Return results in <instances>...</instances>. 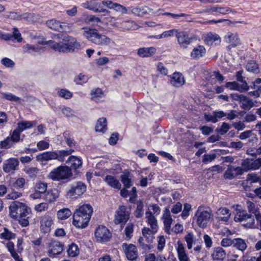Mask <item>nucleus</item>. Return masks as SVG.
Listing matches in <instances>:
<instances>
[{"label": "nucleus", "instance_id": "obj_24", "mask_svg": "<svg viewBox=\"0 0 261 261\" xmlns=\"http://www.w3.org/2000/svg\"><path fill=\"white\" fill-rule=\"evenodd\" d=\"M56 151H46L36 156V160L39 162L48 161L52 160H56Z\"/></svg>", "mask_w": 261, "mask_h": 261}, {"label": "nucleus", "instance_id": "obj_8", "mask_svg": "<svg viewBox=\"0 0 261 261\" xmlns=\"http://www.w3.org/2000/svg\"><path fill=\"white\" fill-rule=\"evenodd\" d=\"M177 42L181 48H186L193 40H197L196 36L190 37L187 32L185 31H179L176 36Z\"/></svg>", "mask_w": 261, "mask_h": 261}, {"label": "nucleus", "instance_id": "obj_1", "mask_svg": "<svg viewBox=\"0 0 261 261\" xmlns=\"http://www.w3.org/2000/svg\"><path fill=\"white\" fill-rule=\"evenodd\" d=\"M54 39L56 40L41 41L39 43L48 44L55 51L63 53H70L81 48V44L73 37L62 34H55Z\"/></svg>", "mask_w": 261, "mask_h": 261}, {"label": "nucleus", "instance_id": "obj_43", "mask_svg": "<svg viewBox=\"0 0 261 261\" xmlns=\"http://www.w3.org/2000/svg\"><path fill=\"white\" fill-rule=\"evenodd\" d=\"M25 179L23 177H19L16 179L14 181H12L11 187L17 189H23L25 185Z\"/></svg>", "mask_w": 261, "mask_h": 261}, {"label": "nucleus", "instance_id": "obj_53", "mask_svg": "<svg viewBox=\"0 0 261 261\" xmlns=\"http://www.w3.org/2000/svg\"><path fill=\"white\" fill-rule=\"evenodd\" d=\"M246 207L249 213L254 214L255 215L259 213L258 211V205H256L250 201H246Z\"/></svg>", "mask_w": 261, "mask_h": 261}, {"label": "nucleus", "instance_id": "obj_25", "mask_svg": "<svg viewBox=\"0 0 261 261\" xmlns=\"http://www.w3.org/2000/svg\"><path fill=\"white\" fill-rule=\"evenodd\" d=\"M170 83L174 87H179L185 83L182 75L179 72H175L170 76Z\"/></svg>", "mask_w": 261, "mask_h": 261}, {"label": "nucleus", "instance_id": "obj_61", "mask_svg": "<svg viewBox=\"0 0 261 261\" xmlns=\"http://www.w3.org/2000/svg\"><path fill=\"white\" fill-rule=\"evenodd\" d=\"M143 203L140 201L137 203V206L136 211L134 212V215L138 218H141L144 214L143 211Z\"/></svg>", "mask_w": 261, "mask_h": 261}, {"label": "nucleus", "instance_id": "obj_32", "mask_svg": "<svg viewBox=\"0 0 261 261\" xmlns=\"http://www.w3.org/2000/svg\"><path fill=\"white\" fill-rule=\"evenodd\" d=\"M130 9L132 13L138 16H143L152 11V9L147 7H132Z\"/></svg>", "mask_w": 261, "mask_h": 261}, {"label": "nucleus", "instance_id": "obj_52", "mask_svg": "<svg viewBox=\"0 0 261 261\" xmlns=\"http://www.w3.org/2000/svg\"><path fill=\"white\" fill-rule=\"evenodd\" d=\"M252 159H246L242 161L241 166H242L245 172L250 170H253Z\"/></svg>", "mask_w": 261, "mask_h": 261}, {"label": "nucleus", "instance_id": "obj_34", "mask_svg": "<svg viewBox=\"0 0 261 261\" xmlns=\"http://www.w3.org/2000/svg\"><path fill=\"white\" fill-rule=\"evenodd\" d=\"M240 103L241 104V108L246 110H249L254 105L252 99L245 95L242 97Z\"/></svg>", "mask_w": 261, "mask_h": 261}, {"label": "nucleus", "instance_id": "obj_41", "mask_svg": "<svg viewBox=\"0 0 261 261\" xmlns=\"http://www.w3.org/2000/svg\"><path fill=\"white\" fill-rule=\"evenodd\" d=\"M57 218L60 220H65L72 215L71 211L68 208H63L57 212Z\"/></svg>", "mask_w": 261, "mask_h": 261}, {"label": "nucleus", "instance_id": "obj_7", "mask_svg": "<svg viewBox=\"0 0 261 261\" xmlns=\"http://www.w3.org/2000/svg\"><path fill=\"white\" fill-rule=\"evenodd\" d=\"M47 249V254L51 257L54 258L60 255L64 249V244L59 241L55 240H51L46 244Z\"/></svg>", "mask_w": 261, "mask_h": 261}, {"label": "nucleus", "instance_id": "obj_47", "mask_svg": "<svg viewBox=\"0 0 261 261\" xmlns=\"http://www.w3.org/2000/svg\"><path fill=\"white\" fill-rule=\"evenodd\" d=\"M61 22L56 19H50L46 22L47 26L50 29L59 32L60 30Z\"/></svg>", "mask_w": 261, "mask_h": 261}, {"label": "nucleus", "instance_id": "obj_2", "mask_svg": "<svg viewBox=\"0 0 261 261\" xmlns=\"http://www.w3.org/2000/svg\"><path fill=\"white\" fill-rule=\"evenodd\" d=\"M93 214V207L89 204H85L76 209L73 214V225L76 228H84L87 226Z\"/></svg>", "mask_w": 261, "mask_h": 261}, {"label": "nucleus", "instance_id": "obj_50", "mask_svg": "<svg viewBox=\"0 0 261 261\" xmlns=\"http://www.w3.org/2000/svg\"><path fill=\"white\" fill-rule=\"evenodd\" d=\"M24 171L32 178H35L39 173V170L34 167H28L24 169Z\"/></svg>", "mask_w": 261, "mask_h": 261}, {"label": "nucleus", "instance_id": "obj_63", "mask_svg": "<svg viewBox=\"0 0 261 261\" xmlns=\"http://www.w3.org/2000/svg\"><path fill=\"white\" fill-rule=\"evenodd\" d=\"M2 97L9 101H19L20 98L12 93L8 92H3L2 93Z\"/></svg>", "mask_w": 261, "mask_h": 261}, {"label": "nucleus", "instance_id": "obj_4", "mask_svg": "<svg viewBox=\"0 0 261 261\" xmlns=\"http://www.w3.org/2000/svg\"><path fill=\"white\" fill-rule=\"evenodd\" d=\"M72 175L71 169L67 166H60L49 172L47 177L55 181L66 179Z\"/></svg>", "mask_w": 261, "mask_h": 261}, {"label": "nucleus", "instance_id": "obj_14", "mask_svg": "<svg viewBox=\"0 0 261 261\" xmlns=\"http://www.w3.org/2000/svg\"><path fill=\"white\" fill-rule=\"evenodd\" d=\"M224 40L229 44L227 48L229 49L241 44L239 35L237 33H227L224 37Z\"/></svg>", "mask_w": 261, "mask_h": 261}, {"label": "nucleus", "instance_id": "obj_20", "mask_svg": "<svg viewBox=\"0 0 261 261\" xmlns=\"http://www.w3.org/2000/svg\"><path fill=\"white\" fill-rule=\"evenodd\" d=\"M226 257L225 251L220 247L214 248L211 253L212 261H224Z\"/></svg>", "mask_w": 261, "mask_h": 261}, {"label": "nucleus", "instance_id": "obj_9", "mask_svg": "<svg viewBox=\"0 0 261 261\" xmlns=\"http://www.w3.org/2000/svg\"><path fill=\"white\" fill-rule=\"evenodd\" d=\"M87 186L83 182L79 181L71 185L68 195L72 198H76L83 195L86 191Z\"/></svg>", "mask_w": 261, "mask_h": 261}, {"label": "nucleus", "instance_id": "obj_19", "mask_svg": "<svg viewBox=\"0 0 261 261\" xmlns=\"http://www.w3.org/2000/svg\"><path fill=\"white\" fill-rule=\"evenodd\" d=\"M221 37L219 35L212 32H209L204 37V42L208 45H217L220 44Z\"/></svg>", "mask_w": 261, "mask_h": 261}, {"label": "nucleus", "instance_id": "obj_31", "mask_svg": "<svg viewBox=\"0 0 261 261\" xmlns=\"http://www.w3.org/2000/svg\"><path fill=\"white\" fill-rule=\"evenodd\" d=\"M104 180L108 185L115 189H120L121 187V184L114 176L108 175L104 178Z\"/></svg>", "mask_w": 261, "mask_h": 261}, {"label": "nucleus", "instance_id": "obj_56", "mask_svg": "<svg viewBox=\"0 0 261 261\" xmlns=\"http://www.w3.org/2000/svg\"><path fill=\"white\" fill-rule=\"evenodd\" d=\"M134 232V225L132 223H128L124 229L125 239L129 240L133 236Z\"/></svg>", "mask_w": 261, "mask_h": 261}, {"label": "nucleus", "instance_id": "obj_59", "mask_svg": "<svg viewBox=\"0 0 261 261\" xmlns=\"http://www.w3.org/2000/svg\"><path fill=\"white\" fill-rule=\"evenodd\" d=\"M15 234L9 231L7 228H4V231L0 233V238L5 240H10L15 238Z\"/></svg>", "mask_w": 261, "mask_h": 261}, {"label": "nucleus", "instance_id": "obj_17", "mask_svg": "<svg viewBox=\"0 0 261 261\" xmlns=\"http://www.w3.org/2000/svg\"><path fill=\"white\" fill-rule=\"evenodd\" d=\"M122 248L128 259L134 260L137 258L138 251L135 245L132 244H123Z\"/></svg>", "mask_w": 261, "mask_h": 261}, {"label": "nucleus", "instance_id": "obj_6", "mask_svg": "<svg viewBox=\"0 0 261 261\" xmlns=\"http://www.w3.org/2000/svg\"><path fill=\"white\" fill-rule=\"evenodd\" d=\"M212 213L211 211L205 210L202 207L199 206L195 215V219L197 224L202 228H205L209 222Z\"/></svg>", "mask_w": 261, "mask_h": 261}, {"label": "nucleus", "instance_id": "obj_18", "mask_svg": "<svg viewBox=\"0 0 261 261\" xmlns=\"http://www.w3.org/2000/svg\"><path fill=\"white\" fill-rule=\"evenodd\" d=\"M102 4L110 9H113L121 14H127L128 11L126 7L119 4L114 3L111 1H103Z\"/></svg>", "mask_w": 261, "mask_h": 261}, {"label": "nucleus", "instance_id": "obj_51", "mask_svg": "<svg viewBox=\"0 0 261 261\" xmlns=\"http://www.w3.org/2000/svg\"><path fill=\"white\" fill-rule=\"evenodd\" d=\"M10 17L11 18L14 19H25L27 20H28V21H33V19H32L33 15L31 14H29V13H24L22 15H18L16 13L13 12L10 14Z\"/></svg>", "mask_w": 261, "mask_h": 261}, {"label": "nucleus", "instance_id": "obj_36", "mask_svg": "<svg viewBox=\"0 0 261 261\" xmlns=\"http://www.w3.org/2000/svg\"><path fill=\"white\" fill-rule=\"evenodd\" d=\"M59 192L56 189H51L47 191L45 195V199L48 202H54L59 197Z\"/></svg>", "mask_w": 261, "mask_h": 261}, {"label": "nucleus", "instance_id": "obj_37", "mask_svg": "<svg viewBox=\"0 0 261 261\" xmlns=\"http://www.w3.org/2000/svg\"><path fill=\"white\" fill-rule=\"evenodd\" d=\"M142 232L143 237L148 240V243H150L154 238V234L157 231H153V229L148 227H144L142 229Z\"/></svg>", "mask_w": 261, "mask_h": 261}, {"label": "nucleus", "instance_id": "obj_54", "mask_svg": "<svg viewBox=\"0 0 261 261\" xmlns=\"http://www.w3.org/2000/svg\"><path fill=\"white\" fill-rule=\"evenodd\" d=\"M14 146V143L10 137H7L5 139L0 141V148L9 149Z\"/></svg>", "mask_w": 261, "mask_h": 261}, {"label": "nucleus", "instance_id": "obj_45", "mask_svg": "<svg viewBox=\"0 0 261 261\" xmlns=\"http://www.w3.org/2000/svg\"><path fill=\"white\" fill-rule=\"evenodd\" d=\"M185 240L187 243L188 249H191L192 248L193 244H196L195 237L192 232H189L185 236Z\"/></svg>", "mask_w": 261, "mask_h": 261}, {"label": "nucleus", "instance_id": "obj_57", "mask_svg": "<svg viewBox=\"0 0 261 261\" xmlns=\"http://www.w3.org/2000/svg\"><path fill=\"white\" fill-rule=\"evenodd\" d=\"M122 28L126 30H135L138 28V25L133 21H126L122 23Z\"/></svg>", "mask_w": 261, "mask_h": 261}, {"label": "nucleus", "instance_id": "obj_48", "mask_svg": "<svg viewBox=\"0 0 261 261\" xmlns=\"http://www.w3.org/2000/svg\"><path fill=\"white\" fill-rule=\"evenodd\" d=\"M250 215L244 211L239 212L237 213L234 219L236 222H246L248 218H250Z\"/></svg>", "mask_w": 261, "mask_h": 261}, {"label": "nucleus", "instance_id": "obj_42", "mask_svg": "<svg viewBox=\"0 0 261 261\" xmlns=\"http://www.w3.org/2000/svg\"><path fill=\"white\" fill-rule=\"evenodd\" d=\"M243 71L240 70L236 73V79L238 81L240 82L241 84L240 85V87L241 89L243 90H248L249 89V86L247 82L244 81V77L243 76Z\"/></svg>", "mask_w": 261, "mask_h": 261}, {"label": "nucleus", "instance_id": "obj_44", "mask_svg": "<svg viewBox=\"0 0 261 261\" xmlns=\"http://www.w3.org/2000/svg\"><path fill=\"white\" fill-rule=\"evenodd\" d=\"M19 209L18 210L19 211V215H18V218L19 217H28V215L30 214L31 212V209L28 206H27L25 204L20 202V204H19Z\"/></svg>", "mask_w": 261, "mask_h": 261}, {"label": "nucleus", "instance_id": "obj_15", "mask_svg": "<svg viewBox=\"0 0 261 261\" xmlns=\"http://www.w3.org/2000/svg\"><path fill=\"white\" fill-rule=\"evenodd\" d=\"M82 6L86 9L93 11L94 12H105L109 14L110 12L101 7L100 4L95 0L87 1L82 4Z\"/></svg>", "mask_w": 261, "mask_h": 261}, {"label": "nucleus", "instance_id": "obj_23", "mask_svg": "<svg viewBox=\"0 0 261 261\" xmlns=\"http://www.w3.org/2000/svg\"><path fill=\"white\" fill-rule=\"evenodd\" d=\"M7 248L10 253L11 256L14 259L15 261H23L21 257V252H18L14 248V244L12 242H9L6 245Z\"/></svg>", "mask_w": 261, "mask_h": 261}, {"label": "nucleus", "instance_id": "obj_58", "mask_svg": "<svg viewBox=\"0 0 261 261\" xmlns=\"http://www.w3.org/2000/svg\"><path fill=\"white\" fill-rule=\"evenodd\" d=\"M246 223L243 224V225L248 228H258V224H256L255 219L251 215L250 218L246 221Z\"/></svg>", "mask_w": 261, "mask_h": 261}, {"label": "nucleus", "instance_id": "obj_10", "mask_svg": "<svg viewBox=\"0 0 261 261\" xmlns=\"http://www.w3.org/2000/svg\"><path fill=\"white\" fill-rule=\"evenodd\" d=\"M95 236L96 241L101 243L109 241L112 234L106 226H99L95 231Z\"/></svg>", "mask_w": 261, "mask_h": 261}, {"label": "nucleus", "instance_id": "obj_38", "mask_svg": "<svg viewBox=\"0 0 261 261\" xmlns=\"http://www.w3.org/2000/svg\"><path fill=\"white\" fill-rule=\"evenodd\" d=\"M19 202L15 201L9 206L10 216L11 218L17 219L18 218L19 209Z\"/></svg>", "mask_w": 261, "mask_h": 261}, {"label": "nucleus", "instance_id": "obj_11", "mask_svg": "<svg viewBox=\"0 0 261 261\" xmlns=\"http://www.w3.org/2000/svg\"><path fill=\"white\" fill-rule=\"evenodd\" d=\"M129 214L125 206H119L115 214L114 223L116 224H125L129 218Z\"/></svg>", "mask_w": 261, "mask_h": 261}, {"label": "nucleus", "instance_id": "obj_26", "mask_svg": "<svg viewBox=\"0 0 261 261\" xmlns=\"http://www.w3.org/2000/svg\"><path fill=\"white\" fill-rule=\"evenodd\" d=\"M176 250L179 261H190V258L186 252L185 248L181 243L179 242L177 243Z\"/></svg>", "mask_w": 261, "mask_h": 261}, {"label": "nucleus", "instance_id": "obj_12", "mask_svg": "<svg viewBox=\"0 0 261 261\" xmlns=\"http://www.w3.org/2000/svg\"><path fill=\"white\" fill-rule=\"evenodd\" d=\"M19 165V162L17 158H11L4 162L3 169L6 173L12 174L18 169Z\"/></svg>", "mask_w": 261, "mask_h": 261}, {"label": "nucleus", "instance_id": "obj_46", "mask_svg": "<svg viewBox=\"0 0 261 261\" xmlns=\"http://www.w3.org/2000/svg\"><path fill=\"white\" fill-rule=\"evenodd\" d=\"M79 252L78 246L75 244L72 243L68 246L67 253L69 256L75 257L79 254Z\"/></svg>", "mask_w": 261, "mask_h": 261}, {"label": "nucleus", "instance_id": "obj_60", "mask_svg": "<svg viewBox=\"0 0 261 261\" xmlns=\"http://www.w3.org/2000/svg\"><path fill=\"white\" fill-rule=\"evenodd\" d=\"M58 95L59 96L68 99L72 97V93L68 90L66 89H62L58 91Z\"/></svg>", "mask_w": 261, "mask_h": 261}, {"label": "nucleus", "instance_id": "obj_29", "mask_svg": "<svg viewBox=\"0 0 261 261\" xmlns=\"http://www.w3.org/2000/svg\"><path fill=\"white\" fill-rule=\"evenodd\" d=\"M206 53L205 47L202 45H198L194 47L191 53V57L193 59H198L204 56Z\"/></svg>", "mask_w": 261, "mask_h": 261}, {"label": "nucleus", "instance_id": "obj_62", "mask_svg": "<svg viewBox=\"0 0 261 261\" xmlns=\"http://www.w3.org/2000/svg\"><path fill=\"white\" fill-rule=\"evenodd\" d=\"M62 114L67 117H72L74 116V112L71 108L62 106L60 108Z\"/></svg>", "mask_w": 261, "mask_h": 261}, {"label": "nucleus", "instance_id": "obj_28", "mask_svg": "<svg viewBox=\"0 0 261 261\" xmlns=\"http://www.w3.org/2000/svg\"><path fill=\"white\" fill-rule=\"evenodd\" d=\"M120 179L125 188H129L132 186V176L128 170H124L120 175Z\"/></svg>", "mask_w": 261, "mask_h": 261}, {"label": "nucleus", "instance_id": "obj_33", "mask_svg": "<svg viewBox=\"0 0 261 261\" xmlns=\"http://www.w3.org/2000/svg\"><path fill=\"white\" fill-rule=\"evenodd\" d=\"M107 129V121L106 118L102 117L97 121L95 130L98 132L104 133Z\"/></svg>", "mask_w": 261, "mask_h": 261}, {"label": "nucleus", "instance_id": "obj_64", "mask_svg": "<svg viewBox=\"0 0 261 261\" xmlns=\"http://www.w3.org/2000/svg\"><path fill=\"white\" fill-rule=\"evenodd\" d=\"M47 185L46 183L39 181L36 183L35 187V190L41 194L45 193L47 190Z\"/></svg>", "mask_w": 261, "mask_h": 261}, {"label": "nucleus", "instance_id": "obj_55", "mask_svg": "<svg viewBox=\"0 0 261 261\" xmlns=\"http://www.w3.org/2000/svg\"><path fill=\"white\" fill-rule=\"evenodd\" d=\"M59 29L60 32L69 33L74 29V28L72 23L61 22Z\"/></svg>", "mask_w": 261, "mask_h": 261}, {"label": "nucleus", "instance_id": "obj_16", "mask_svg": "<svg viewBox=\"0 0 261 261\" xmlns=\"http://www.w3.org/2000/svg\"><path fill=\"white\" fill-rule=\"evenodd\" d=\"M40 223L41 230L45 233H48L50 231L53 224V218L49 214H46L41 217Z\"/></svg>", "mask_w": 261, "mask_h": 261}, {"label": "nucleus", "instance_id": "obj_27", "mask_svg": "<svg viewBox=\"0 0 261 261\" xmlns=\"http://www.w3.org/2000/svg\"><path fill=\"white\" fill-rule=\"evenodd\" d=\"M229 210L227 208H220L217 212L216 218L220 221L227 222L230 218Z\"/></svg>", "mask_w": 261, "mask_h": 261}, {"label": "nucleus", "instance_id": "obj_5", "mask_svg": "<svg viewBox=\"0 0 261 261\" xmlns=\"http://www.w3.org/2000/svg\"><path fill=\"white\" fill-rule=\"evenodd\" d=\"M36 122L35 121H22L17 123V128L14 129L12 133H10V137L13 142L17 143L20 141V133L25 129L31 128L35 126Z\"/></svg>", "mask_w": 261, "mask_h": 261}, {"label": "nucleus", "instance_id": "obj_39", "mask_svg": "<svg viewBox=\"0 0 261 261\" xmlns=\"http://www.w3.org/2000/svg\"><path fill=\"white\" fill-rule=\"evenodd\" d=\"M233 246L241 251H244L247 247L245 240L241 238L234 239Z\"/></svg>", "mask_w": 261, "mask_h": 261}, {"label": "nucleus", "instance_id": "obj_49", "mask_svg": "<svg viewBox=\"0 0 261 261\" xmlns=\"http://www.w3.org/2000/svg\"><path fill=\"white\" fill-rule=\"evenodd\" d=\"M164 15L170 16L177 21H182L181 19L184 18L186 20H188V17L189 15L185 13L175 14L173 13L166 12L164 14Z\"/></svg>", "mask_w": 261, "mask_h": 261}, {"label": "nucleus", "instance_id": "obj_21", "mask_svg": "<svg viewBox=\"0 0 261 261\" xmlns=\"http://www.w3.org/2000/svg\"><path fill=\"white\" fill-rule=\"evenodd\" d=\"M145 218L147 224L150 226V228L153 229V231H158L159 226L157 219L155 216L152 215L150 210L146 212Z\"/></svg>", "mask_w": 261, "mask_h": 261}, {"label": "nucleus", "instance_id": "obj_3", "mask_svg": "<svg viewBox=\"0 0 261 261\" xmlns=\"http://www.w3.org/2000/svg\"><path fill=\"white\" fill-rule=\"evenodd\" d=\"M84 36L92 43L99 46H107L111 42V39L105 35L99 34L96 29H85Z\"/></svg>", "mask_w": 261, "mask_h": 261}, {"label": "nucleus", "instance_id": "obj_40", "mask_svg": "<svg viewBox=\"0 0 261 261\" xmlns=\"http://www.w3.org/2000/svg\"><path fill=\"white\" fill-rule=\"evenodd\" d=\"M74 150L70 149L69 150H61L59 151H56L57 158L56 160L60 162H63L65 160V158L71 154Z\"/></svg>", "mask_w": 261, "mask_h": 261}, {"label": "nucleus", "instance_id": "obj_30", "mask_svg": "<svg viewBox=\"0 0 261 261\" xmlns=\"http://www.w3.org/2000/svg\"><path fill=\"white\" fill-rule=\"evenodd\" d=\"M156 52V48L153 47H142L138 50V55L142 58H146L153 56Z\"/></svg>", "mask_w": 261, "mask_h": 261}, {"label": "nucleus", "instance_id": "obj_22", "mask_svg": "<svg viewBox=\"0 0 261 261\" xmlns=\"http://www.w3.org/2000/svg\"><path fill=\"white\" fill-rule=\"evenodd\" d=\"M23 51L24 53L30 54L32 55H36L37 54H40L44 51V48L38 45H31L27 44L23 47Z\"/></svg>", "mask_w": 261, "mask_h": 261}, {"label": "nucleus", "instance_id": "obj_13", "mask_svg": "<svg viewBox=\"0 0 261 261\" xmlns=\"http://www.w3.org/2000/svg\"><path fill=\"white\" fill-rule=\"evenodd\" d=\"M161 218L163 221L165 231L167 234H170L171 227L173 220L171 215V212L168 207L165 208Z\"/></svg>", "mask_w": 261, "mask_h": 261}, {"label": "nucleus", "instance_id": "obj_35", "mask_svg": "<svg viewBox=\"0 0 261 261\" xmlns=\"http://www.w3.org/2000/svg\"><path fill=\"white\" fill-rule=\"evenodd\" d=\"M66 163L70 164L71 167L74 169L80 168L82 165V162L81 159L73 155L70 156L68 158V160L66 161Z\"/></svg>", "mask_w": 261, "mask_h": 261}]
</instances>
